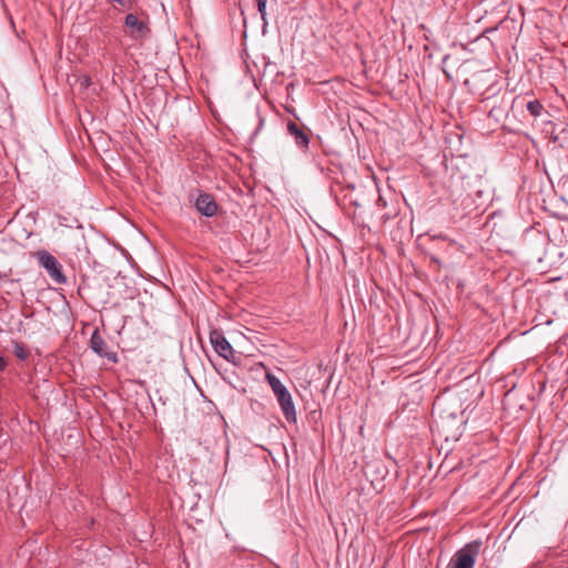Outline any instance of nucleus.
<instances>
[{"label":"nucleus","mask_w":568,"mask_h":568,"mask_svg":"<svg viewBox=\"0 0 568 568\" xmlns=\"http://www.w3.org/2000/svg\"><path fill=\"white\" fill-rule=\"evenodd\" d=\"M196 210L204 216L212 217L217 212V203L213 195L209 193H201L195 200Z\"/></svg>","instance_id":"obj_7"},{"label":"nucleus","mask_w":568,"mask_h":568,"mask_svg":"<svg viewBox=\"0 0 568 568\" xmlns=\"http://www.w3.org/2000/svg\"><path fill=\"white\" fill-rule=\"evenodd\" d=\"M109 3L118 4L122 8H130L131 1L130 0H106Z\"/></svg>","instance_id":"obj_13"},{"label":"nucleus","mask_w":568,"mask_h":568,"mask_svg":"<svg viewBox=\"0 0 568 568\" xmlns=\"http://www.w3.org/2000/svg\"><path fill=\"white\" fill-rule=\"evenodd\" d=\"M90 346L94 353L101 357H105L109 361L116 362V353L109 351L108 344L104 338L100 335L99 331H94L90 338Z\"/></svg>","instance_id":"obj_6"},{"label":"nucleus","mask_w":568,"mask_h":568,"mask_svg":"<svg viewBox=\"0 0 568 568\" xmlns=\"http://www.w3.org/2000/svg\"><path fill=\"white\" fill-rule=\"evenodd\" d=\"M526 108L529 114L534 118H539L546 112L542 103L537 99L529 100L526 103Z\"/></svg>","instance_id":"obj_9"},{"label":"nucleus","mask_w":568,"mask_h":568,"mask_svg":"<svg viewBox=\"0 0 568 568\" xmlns=\"http://www.w3.org/2000/svg\"><path fill=\"white\" fill-rule=\"evenodd\" d=\"M287 132L294 138V141L302 150H307L310 145V138L307 133L301 129L295 122L288 121Z\"/></svg>","instance_id":"obj_8"},{"label":"nucleus","mask_w":568,"mask_h":568,"mask_svg":"<svg viewBox=\"0 0 568 568\" xmlns=\"http://www.w3.org/2000/svg\"><path fill=\"white\" fill-rule=\"evenodd\" d=\"M38 261L40 265L45 268L49 276L58 284H64L67 282V277L62 273V266L59 261L47 251H39L37 253Z\"/></svg>","instance_id":"obj_3"},{"label":"nucleus","mask_w":568,"mask_h":568,"mask_svg":"<svg viewBox=\"0 0 568 568\" xmlns=\"http://www.w3.org/2000/svg\"><path fill=\"white\" fill-rule=\"evenodd\" d=\"M210 342L215 349V352L229 362H233L234 359V349L229 341L225 338L224 334L220 329H212L210 332Z\"/></svg>","instance_id":"obj_5"},{"label":"nucleus","mask_w":568,"mask_h":568,"mask_svg":"<svg viewBox=\"0 0 568 568\" xmlns=\"http://www.w3.org/2000/svg\"><path fill=\"white\" fill-rule=\"evenodd\" d=\"M265 378L272 388L280 407L282 409V413L285 417V419L288 423H295L296 422V410L295 405L292 399V395L290 394L288 389L282 382L272 373H266Z\"/></svg>","instance_id":"obj_1"},{"label":"nucleus","mask_w":568,"mask_h":568,"mask_svg":"<svg viewBox=\"0 0 568 568\" xmlns=\"http://www.w3.org/2000/svg\"><path fill=\"white\" fill-rule=\"evenodd\" d=\"M13 354L20 359L26 361L28 358V351L26 349L24 345L20 342H16L13 345Z\"/></svg>","instance_id":"obj_11"},{"label":"nucleus","mask_w":568,"mask_h":568,"mask_svg":"<svg viewBox=\"0 0 568 568\" xmlns=\"http://www.w3.org/2000/svg\"><path fill=\"white\" fill-rule=\"evenodd\" d=\"M7 367V361L4 357L0 356V372H3Z\"/></svg>","instance_id":"obj_14"},{"label":"nucleus","mask_w":568,"mask_h":568,"mask_svg":"<svg viewBox=\"0 0 568 568\" xmlns=\"http://www.w3.org/2000/svg\"><path fill=\"white\" fill-rule=\"evenodd\" d=\"M125 33L134 41L143 42L151 36L149 19L139 18L135 13H128L124 17Z\"/></svg>","instance_id":"obj_2"},{"label":"nucleus","mask_w":568,"mask_h":568,"mask_svg":"<svg viewBox=\"0 0 568 568\" xmlns=\"http://www.w3.org/2000/svg\"><path fill=\"white\" fill-rule=\"evenodd\" d=\"M432 210H436L438 205L444 206L447 211H449L450 206L453 205V201L450 199L449 192L447 190H444L443 196H440L438 200H432Z\"/></svg>","instance_id":"obj_10"},{"label":"nucleus","mask_w":568,"mask_h":568,"mask_svg":"<svg viewBox=\"0 0 568 568\" xmlns=\"http://www.w3.org/2000/svg\"><path fill=\"white\" fill-rule=\"evenodd\" d=\"M257 4V10L261 13L262 20H265L266 16V2L267 0H254Z\"/></svg>","instance_id":"obj_12"},{"label":"nucleus","mask_w":568,"mask_h":568,"mask_svg":"<svg viewBox=\"0 0 568 568\" xmlns=\"http://www.w3.org/2000/svg\"><path fill=\"white\" fill-rule=\"evenodd\" d=\"M481 542L478 540L465 545L455 555L454 568H474Z\"/></svg>","instance_id":"obj_4"}]
</instances>
